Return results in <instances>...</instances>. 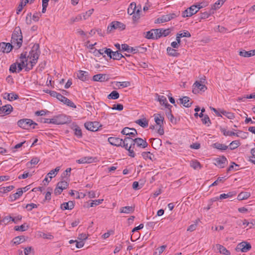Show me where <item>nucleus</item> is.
<instances>
[{
	"label": "nucleus",
	"mask_w": 255,
	"mask_h": 255,
	"mask_svg": "<svg viewBox=\"0 0 255 255\" xmlns=\"http://www.w3.org/2000/svg\"><path fill=\"white\" fill-rule=\"evenodd\" d=\"M216 247L221 254L224 255H230L231 254L230 252L222 245L217 244Z\"/></svg>",
	"instance_id": "obj_22"
},
{
	"label": "nucleus",
	"mask_w": 255,
	"mask_h": 255,
	"mask_svg": "<svg viewBox=\"0 0 255 255\" xmlns=\"http://www.w3.org/2000/svg\"><path fill=\"white\" fill-rule=\"evenodd\" d=\"M136 3L134 2H131L128 9V13L129 15L133 14L136 10Z\"/></svg>",
	"instance_id": "obj_36"
},
{
	"label": "nucleus",
	"mask_w": 255,
	"mask_h": 255,
	"mask_svg": "<svg viewBox=\"0 0 255 255\" xmlns=\"http://www.w3.org/2000/svg\"><path fill=\"white\" fill-rule=\"evenodd\" d=\"M171 108H170V107L169 108H168L169 111L168 112H167L166 114V116H167V118H168V119H169L170 121L172 123L176 124V119H174V117H173V115L171 113Z\"/></svg>",
	"instance_id": "obj_43"
},
{
	"label": "nucleus",
	"mask_w": 255,
	"mask_h": 255,
	"mask_svg": "<svg viewBox=\"0 0 255 255\" xmlns=\"http://www.w3.org/2000/svg\"><path fill=\"white\" fill-rule=\"evenodd\" d=\"M105 52L108 57L114 60H120L122 58L124 57V55L119 53L118 51L113 52L110 48H106Z\"/></svg>",
	"instance_id": "obj_6"
},
{
	"label": "nucleus",
	"mask_w": 255,
	"mask_h": 255,
	"mask_svg": "<svg viewBox=\"0 0 255 255\" xmlns=\"http://www.w3.org/2000/svg\"><path fill=\"white\" fill-rule=\"evenodd\" d=\"M250 196V193L247 192H242L238 195L237 199L239 200H243L248 199Z\"/></svg>",
	"instance_id": "obj_37"
},
{
	"label": "nucleus",
	"mask_w": 255,
	"mask_h": 255,
	"mask_svg": "<svg viewBox=\"0 0 255 255\" xmlns=\"http://www.w3.org/2000/svg\"><path fill=\"white\" fill-rule=\"evenodd\" d=\"M23 194V190L22 189L18 188L17 189V191L14 194L10 195L9 199L11 201H14L16 200V199H18L20 196H22Z\"/></svg>",
	"instance_id": "obj_24"
},
{
	"label": "nucleus",
	"mask_w": 255,
	"mask_h": 255,
	"mask_svg": "<svg viewBox=\"0 0 255 255\" xmlns=\"http://www.w3.org/2000/svg\"><path fill=\"white\" fill-rule=\"evenodd\" d=\"M215 164L220 166V168H224L227 161V158L224 156H220L215 159Z\"/></svg>",
	"instance_id": "obj_19"
},
{
	"label": "nucleus",
	"mask_w": 255,
	"mask_h": 255,
	"mask_svg": "<svg viewBox=\"0 0 255 255\" xmlns=\"http://www.w3.org/2000/svg\"><path fill=\"white\" fill-rule=\"evenodd\" d=\"M71 171V168H68L66 170L61 174V178L62 179L68 178L70 176V172Z\"/></svg>",
	"instance_id": "obj_52"
},
{
	"label": "nucleus",
	"mask_w": 255,
	"mask_h": 255,
	"mask_svg": "<svg viewBox=\"0 0 255 255\" xmlns=\"http://www.w3.org/2000/svg\"><path fill=\"white\" fill-rule=\"evenodd\" d=\"M119 97V93L117 91H113L109 95H108V98L109 99L116 100L118 99Z\"/></svg>",
	"instance_id": "obj_42"
},
{
	"label": "nucleus",
	"mask_w": 255,
	"mask_h": 255,
	"mask_svg": "<svg viewBox=\"0 0 255 255\" xmlns=\"http://www.w3.org/2000/svg\"><path fill=\"white\" fill-rule=\"evenodd\" d=\"M154 34H155V39H157L162 36H167L171 32L170 29L168 28L164 29L163 28L153 29Z\"/></svg>",
	"instance_id": "obj_7"
},
{
	"label": "nucleus",
	"mask_w": 255,
	"mask_h": 255,
	"mask_svg": "<svg viewBox=\"0 0 255 255\" xmlns=\"http://www.w3.org/2000/svg\"><path fill=\"white\" fill-rule=\"evenodd\" d=\"M153 29L146 32L145 38L149 39H155V34L153 33Z\"/></svg>",
	"instance_id": "obj_53"
},
{
	"label": "nucleus",
	"mask_w": 255,
	"mask_h": 255,
	"mask_svg": "<svg viewBox=\"0 0 255 255\" xmlns=\"http://www.w3.org/2000/svg\"><path fill=\"white\" fill-rule=\"evenodd\" d=\"M14 188V186L10 185L7 187H3L0 188V192L2 193H5L12 190Z\"/></svg>",
	"instance_id": "obj_56"
},
{
	"label": "nucleus",
	"mask_w": 255,
	"mask_h": 255,
	"mask_svg": "<svg viewBox=\"0 0 255 255\" xmlns=\"http://www.w3.org/2000/svg\"><path fill=\"white\" fill-rule=\"evenodd\" d=\"M136 144H132L131 145L128 146V149H126L128 151V155L131 157H134L135 155L133 148Z\"/></svg>",
	"instance_id": "obj_44"
},
{
	"label": "nucleus",
	"mask_w": 255,
	"mask_h": 255,
	"mask_svg": "<svg viewBox=\"0 0 255 255\" xmlns=\"http://www.w3.org/2000/svg\"><path fill=\"white\" fill-rule=\"evenodd\" d=\"M28 226H25V224L21 225V226H17L14 227V230L17 231H25L28 229Z\"/></svg>",
	"instance_id": "obj_57"
},
{
	"label": "nucleus",
	"mask_w": 255,
	"mask_h": 255,
	"mask_svg": "<svg viewBox=\"0 0 255 255\" xmlns=\"http://www.w3.org/2000/svg\"><path fill=\"white\" fill-rule=\"evenodd\" d=\"M135 123L142 128H146L148 125V122L145 118L138 119L135 121Z\"/></svg>",
	"instance_id": "obj_32"
},
{
	"label": "nucleus",
	"mask_w": 255,
	"mask_h": 255,
	"mask_svg": "<svg viewBox=\"0 0 255 255\" xmlns=\"http://www.w3.org/2000/svg\"><path fill=\"white\" fill-rule=\"evenodd\" d=\"M179 15V13L176 14V13H172L166 15H162L161 17L157 18L155 21V23H161L169 21V20L176 17Z\"/></svg>",
	"instance_id": "obj_5"
},
{
	"label": "nucleus",
	"mask_w": 255,
	"mask_h": 255,
	"mask_svg": "<svg viewBox=\"0 0 255 255\" xmlns=\"http://www.w3.org/2000/svg\"><path fill=\"white\" fill-rule=\"evenodd\" d=\"M103 199H98L95 200H93L92 202L90 203V207H94L95 206L98 205L102 203L103 201Z\"/></svg>",
	"instance_id": "obj_60"
},
{
	"label": "nucleus",
	"mask_w": 255,
	"mask_h": 255,
	"mask_svg": "<svg viewBox=\"0 0 255 255\" xmlns=\"http://www.w3.org/2000/svg\"><path fill=\"white\" fill-rule=\"evenodd\" d=\"M141 155L145 159H149L151 160H153V158H154V155L149 151L143 152Z\"/></svg>",
	"instance_id": "obj_45"
},
{
	"label": "nucleus",
	"mask_w": 255,
	"mask_h": 255,
	"mask_svg": "<svg viewBox=\"0 0 255 255\" xmlns=\"http://www.w3.org/2000/svg\"><path fill=\"white\" fill-rule=\"evenodd\" d=\"M19 39V38L22 39V35L21 32V30L19 27L15 28L11 36V38Z\"/></svg>",
	"instance_id": "obj_28"
},
{
	"label": "nucleus",
	"mask_w": 255,
	"mask_h": 255,
	"mask_svg": "<svg viewBox=\"0 0 255 255\" xmlns=\"http://www.w3.org/2000/svg\"><path fill=\"white\" fill-rule=\"evenodd\" d=\"M58 125H64L71 122L70 118L69 117L66 116L65 115H59L57 116Z\"/></svg>",
	"instance_id": "obj_12"
},
{
	"label": "nucleus",
	"mask_w": 255,
	"mask_h": 255,
	"mask_svg": "<svg viewBox=\"0 0 255 255\" xmlns=\"http://www.w3.org/2000/svg\"><path fill=\"white\" fill-rule=\"evenodd\" d=\"M5 95H6V97H5L4 98L7 99L9 101H12L13 100H16L18 98V95L14 94V93H5Z\"/></svg>",
	"instance_id": "obj_41"
},
{
	"label": "nucleus",
	"mask_w": 255,
	"mask_h": 255,
	"mask_svg": "<svg viewBox=\"0 0 255 255\" xmlns=\"http://www.w3.org/2000/svg\"><path fill=\"white\" fill-rule=\"evenodd\" d=\"M74 134L78 137H81L82 136V130L79 127L75 128L74 129Z\"/></svg>",
	"instance_id": "obj_61"
},
{
	"label": "nucleus",
	"mask_w": 255,
	"mask_h": 255,
	"mask_svg": "<svg viewBox=\"0 0 255 255\" xmlns=\"http://www.w3.org/2000/svg\"><path fill=\"white\" fill-rule=\"evenodd\" d=\"M134 144H136L137 147L142 148L146 147L148 145V143L145 140L139 137L134 138Z\"/></svg>",
	"instance_id": "obj_14"
},
{
	"label": "nucleus",
	"mask_w": 255,
	"mask_h": 255,
	"mask_svg": "<svg viewBox=\"0 0 255 255\" xmlns=\"http://www.w3.org/2000/svg\"><path fill=\"white\" fill-rule=\"evenodd\" d=\"M214 12L213 11V9H210L209 11H206L200 13V19H205L209 17L210 15L213 14Z\"/></svg>",
	"instance_id": "obj_34"
},
{
	"label": "nucleus",
	"mask_w": 255,
	"mask_h": 255,
	"mask_svg": "<svg viewBox=\"0 0 255 255\" xmlns=\"http://www.w3.org/2000/svg\"><path fill=\"white\" fill-rule=\"evenodd\" d=\"M239 55L244 57H250L252 56L251 51H246L245 50L242 49L239 52Z\"/></svg>",
	"instance_id": "obj_50"
},
{
	"label": "nucleus",
	"mask_w": 255,
	"mask_h": 255,
	"mask_svg": "<svg viewBox=\"0 0 255 255\" xmlns=\"http://www.w3.org/2000/svg\"><path fill=\"white\" fill-rule=\"evenodd\" d=\"M13 48V45L9 43L0 42V51L3 53H9Z\"/></svg>",
	"instance_id": "obj_10"
},
{
	"label": "nucleus",
	"mask_w": 255,
	"mask_h": 255,
	"mask_svg": "<svg viewBox=\"0 0 255 255\" xmlns=\"http://www.w3.org/2000/svg\"><path fill=\"white\" fill-rule=\"evenodd\" d=\"M234 195H235V193H234L233 192H230L227 194H222L220 195L219 199L220 200L226 199L227 198L232 197Z\"/></svg>",
	"instance_id": "obj_55"
},
{
	"label": "nucleus",
	"mask_w": 255,
	"mask_h": 255,
	"mask_svg": "<svg viewBox=\"0 0 255 255\" xmlns=\"http://www.w3.org/2000/svg\"><path fill=\"white\" fill-rule=\"evenodd\" d=\"M85 128L92 131H96L98 129V123L89 122L84 124Z\"/></svg>",
	"instance_id": "obj_11"
},
{
	"label": "nucleus",
	"mask_w": 255,
	"mask_h": 255,
	"mask_svg": "<svg viewBox=\"0 0 255 255\" xmlns=\"http://www.w3.org/2000/svg\"><path fill=\"white\" fill-rule=\"evenodd\" d=\"M221 113L229 119H233L235 118L234 114L231 112H228L224 110L221 111Z\"/></svg>",
	"instance_id": "obj_51"
},
{
	"label": "nucleus",
	"mask_w": 255,
	"mask_h": 255,
	"mask_svg": "<svg viewBox=\"0 0 255 255\" xmlns=\"http://www.w3.org/2000/svg\"><path fill=\"white\" fill-rule=\"evenodd\" d=\"M28 58L29 59V57H28V55H27L26 52H22L19 56L20 61H23L24 62H25V63H27V60Z\"/></svg>",
	"instance_id": "obj_54"
},
{
	"label": "nucleus",
	"mask_w": 255,
	"mask_h": 255,
	"mask_svg": "<svg viewBox=\"0 0 255 255\" xmlns=\"http://www.w3.org/2000/svg\"><path fill=\"white\" fill-rule=\"evenodd\" d=\"M180 103L183 105V106L185 107L188 108L191 107L192 103H189L190 98L188 97H183L182 98H180L179 99Z\"/></svg>",
	"instance_id": "obj_27"
},
{
	"label": "nucleus",
	"mask_w": 255,
	"mask_h": 255,
	"mask_svg": "<svg viewBox=\"0 0 255 255\" xmlns=\"http://www.w3.org/2000/svg\"><path fill=\"white\" fill-rule=\"evenodd\" d=\"M188 10L191 12V14L192 15L196 14L198 12V9H197V6L195 5H193L188 8Z\"/></svg>",
	"instance_id": "obj_58"
},
{
	"label": "nucleus",
	"mask_w": 255,
	"mask_h": 255,
	"mask_svg": "<svg viewBox=\"0 0 255 255\" xmlns=\"http://www.w3.org/2000/svg\"><path fill=\"white\" fill-rule=\"evenodd\" d=\"M8 219H11V221L15 223H17L18 221H20L22 219V216L21 215H18L14 218H13L11 216H6L4 217L3 220H8Z\"/></svg>",
	"instance_id": "obj_47"
},
{
	"label": "nucleus",
	"mask_w": 255,
	"mask_h": 255,
	"mask_svg": "<svg viewBox=\"0 0 255 255\" xmlns=\"http://www.w3.org/2000/svg\"><path fill=\"white\" fill-rule=\"evenodd\" d=\"M109 79L107 75L105 74H99L94 75L93 77V80L94 81L104 82L107 81Z\"/></svg>",
	"instance_id": "obj_16"
},
{
	"label": "nucleus",
	"mask_w": 255,
	"mask_h": 255,
	"mask_svg": "<svg viewBox=\"0 0 255 255\" xmlns=\"http://www.w3.org/2000/svg\"><path fill=\"white\" fill-rule=\"evenodd\" d=\"M155 96L157 98L158 101L160 104L164 105L167 108H172V106L169 105L167 101L166 98L163 96H160L158 94H155Z\"/></svg>",
	"instance_id": "obj_15"
},
{
	"label": "nucleus",
	"mask_w": 255,
	"mask_h": 255,
	"mask_svg": "<svg viewBox=\"0 0 255 255\" xmlns=\"http://www.w3.org/2000/svg\"><path fill=\"white\" fill-rule=\"evenodd\" d=\"M201 120L203 124H208V123L210 124H211L210 118L207 115H204V116L202 118Z\"/></svg>",
	"instance_id": "obj_64"
},
{
	"label": "nucleus",
	"mask_w": 255,
	"mask_h": 255,
	"mask_svg": "<svg viewBox=\"0 0 255 255\" xmlns=\"http://www.w3.org/2000/svg\"><path fill=\"white\" fill-rule=\"evenodd\" d=\"M134 211V207L132 206H126L124 207H122L120 209V213H126V214H129L132 213Z\"/></svg>",
	"instance_id": "obj_26"
},
{
	"label": "nucleus",
	"mask_w": 255,
	"mask_h": 255,
	"mask_svg": "<svg viewBox=\"0 0 255 255\" xmlns=\"http://www.w3.org/2000/svg\"><path fill=\"white\" fill-rule=\"evenodd\" d=\"M123 146L125 149H128V146L131 145L132 144H134V139L130 137H126L123 139Z\"/></svg>",
	"instance_id": "obj_20"
},
{
	"label": "nucleus",
	"mask_w": 255,
	"mask_h": 255,
	"mask_svg": "<svg viewBox=\"0 0 255 255\" xmlns=\"http://www.w3.org/2000/svg\"><path fill=\"white\" fill-rule=\"evenodd\" d=\"M251 248V244L247 242H242L238 245V249H240L243 253L248 252Z\"/></svg>",
	"instance_id": "obj_13"
},
{
	"label": "nucleus",
	"mask_w": 255,
	"mask_h": 255,
	"mask_svg": "<svg viewBox=\"0 0 255 255\" xmlns=\"http://www.w3.org/2000/svg\"><path fill=\"white\" fill-rule=\"evenodd\" d=\"M78 78L82 81H86L89 80V76L88 72L80 70L77 73Z\"/></svg>",
	"instance_id": "obj_18"
},
{
	"label": "nucleus",
	"mask_w": 255,
	"mask_h": 255,
	"mask_svg": "<svg viewBox=\"0 0 255 255\" xmlns=\"http://www.w3.org/2000/svg\"><path fill=\"white\" fill-rule=\"evenodd\" d=\"M68 185L69 184L66 180L61 181L57 184V186L60 188H63V190L66 189Z\"/></svg>",
	"instance_id": "obj_49"
},
{
	"label": "nucleus",
	"mask_w": 255,
	"mask_h": 255,
	"mask_svg": "<svg viewBox=\"0 0 255 255\" xmlns=\"http://www.w3.org/2000/svg\"><path fill=\"white\" fill-rule=\"evenodd\" d=\"M74 201H69L68 202H64L61 205V209L63 210H72L74 207Z\"/></svg>",
	"instance_id": "obj_21"
},
{
	"label": "nucleus",
	"mask_w": 255,
	"mask_h": 255,
	"mask_svg": "<svg viewBox=\"0 0 255 255\" xmlns=\"http://www.w3.org/2000/svg\"><path fill=\"white\" fill-rule=\"evenodd\" d=\"M37 207V205L34 203H30L27 204L25 206V208L27 209L28 211H30L32 210V209L36 208Z\"/></svg>",
	"instance_id": "obj_62"
},
{
	"label": "nucleus",
	"mask_w": 255,
	"mask_h": 255,
	"mask_svg": "<svg viewBox=\"0 0 255 255\" xmlns=\"http://www.w3.org/2000/svg\"><path fill=\"white\" fill-rule=\"evenodd\" d=\"M18 126L25 129H29L30 128L34 129L37 124L32 120L28 119H23L17 122Z\"/></svg>",
	"instance_id": "obj_2"
},
{
	"label": "nucleus",
	"mask_w": 255,
	"mask_h": 255,
	"mask_svg": "<svg viewBox=\"0 0 255 255\" xmlns=\"http://www.w3.org/2000/svg\"><path fill=\"white\" fill-rule=\"evenodd\" d=\"M108 141L113 145L116 146H123V139L117 137H110L108 138Z\"/></svg>",
	"instance_id": "obj_9"
},
{
	"label": "nucleus",
	"mask_w": 255,
	"mask_h": 255,
	"mask_svg": "<svg viewBox=\"0 0 255 255\" xmlns=\"http://www.w3.org/2000/svg\"><path fill=\"white\" fill-rule=\"evenodd\" d=\"M121 133L126 135H128V137H134L137 134V132L135 128H130L128 127L124 128Z\"/></svg>",
	"instance_id": "obj_8"
},
{
	"label": "nucleus",
	"mask_w": 255,
	"mask_h": 255,
	"mask_svg": "<svg viewBox=\"0 0 255 255\" xmlns=\"http://www.w3.org/2000/svg\"><path fill=\"white\" fill-rule=\"evenodd\" d=\"M167 52L168 55L172 56L177 57L180 55L177 50L169 47L167 48Z\"/></svg>",
	"instance_id": "obj_38"
},
{
	"label": "nucleus",
	"mask_w": 255,
	"mask_h": 255,
	"mask_svg": "<svg viewBox=\"0 0 255 255\" xmlns=\"http://www.w3.org/2000/svg\"><path fill=\"white\" fill-rule=\"evenodd\" d=\"M63 103L70 107L76 108V106L75 105V104L66 97H65L64 100L63 101Z\"/></svg>",
	"instance_id": "obj_48"
},
{
	"label": "nucleus",
	"mask_w": 255,
	"mask_h": 255,
	"mask_svg": "<svg viewBox=\"0 0 255 255\" xmlns=\"http://www.w3.org/2000/svg\"><path fill=\"white\" fill-rule=\"evenodd\" d=\"M239 142L238 140H234L230 144V148L231 149H234L239 146Z\"/></svg>",
	"instance_id": "obj_59"
},
{
	"label": "nucleus",
	"mask_w": 255,
	"mask_h": 255,
	"mask_svg": "<svg viewBox=\"0 0 255 255\" xmlns=\"http://www.w3.org/2000/svg\"><path fill=\"white\" fill-rule=\"evenodd\" d=\"M150 140H153V142L152 143V146L155 149L159 148L162 145V141L160 139L158 138H151Z\"/></svg>",
	"instance_id": "obj_30"
},
{
	"label": "nucleus",
	"mask_w": 255,
	"mask_h": 255,
	"mask_svg": "<svg viewBox=\"0 0 255 255\" xmlns=\"http://www.w3.org/2000/svg\"><path fill=\"white\" fill-rule=\"evenodd\" d=\"M82 19V16L81 15H78L75 17H72L70 19V23H71V24H73L75 22H78V21L81 20Z\"/></svg>",
	"instance_id": "obj_63"
},
{
	"label": "nucleus",
	"mask_w": 255,
	"mask_h": 255,
	"mask_svg": "<svg viewBox=\"0 0 255 255\" xmlns=\"http://www.w3.org/2000/svg\"><path fill=\"white\" fill-rule=\"evenodd\" d=\"M59 170H60V167L59 166H58V167H56L55 169L51 170L47 174V176H48L49 177V178L50 179H51L52 178V175H53L54 177L57 174V172L59 171Z\"/></svg>",
	"instance_id": "obj_46"
},
{
	"label": "nucleus",
	"mask_w": 255,
	"mask_h": 255,
	"mask_svg": "<svg viewBox=\"0 0 255 255\" xmlns=\"http://www.w3.org/2000/svg\"><path fill=\"white\" fill-rule=\"evenodd\" d=\"M25 240V237L23 236H20L15 237L13 240L12 242H13V244L15 245H19L20 243H23Z\"/></svg>",
	"instance_id": "obj_35"
},
{
	"label": "nucleus",
	"mask_w": 255,
	"mask_h": 255,
	"mask_svg": "<svg viewBox=\"0 0 255 255\" xmlns=\"http://www.w3.org/2000/svg\"><path fill=\"white\" fill-rule=\"evenodd\" d=\"M93 161V158L91 157H84L77 160L78 163H92Z\"/></svg>",
	"instance_id": "obj_33"
},
{
	"label": "nucleus",
	"mask_w": 255,
	"mask_h": 255,
	"mask_svg": "<svg viewBox=\"0 0 255 255\" xmlns=\"http://www.w3.org/2000/svg\"><path fill=\"white\" fill-rule=\"evenodd\" d=\"M226 0H218L213 5H212L211 9H213V11L219 8L226 1Z\"/></svg>",
	"instance_id": "obj_31"
},
{
	"label": "nucleus",
	"mask_w": 255,
	"mask_h": 255,
	"mask_svg": "<svg viewBox=\"0 0 255 255\" xmlns=\"http://www.w3.org/2000/svg\"><path fill=\"white\" fill-rule=\"evenodd\" d=\"M220 130L225 136L236 135L237 136H239L238 133H235L234 131H227L226 129H225L224 128H221Z\"/></svg>",
	"instance_id": "obj_40"
},
{
	"label": "nucleus",
	"mask_w": 255,
	"mask_h": 255,
	"mask_svg": "<svg viewBox=\"0 0 255 255\" xmlns=\"http://www.w3.org/2000/svg\"><path fill=\"white\" fill-rule=\"evenodd\" d=\"M213 146L217 149L221 150H226L228 146L226 145L220 143L219 142H216L213 144Z\"/></svg>",
	"instance_id": "obj_39"
},
{
	"label": "nucleus",
	"mask_w": 255,
	"mask_h": 255,
	"mask_svg": "<svg viewBox=\"0 0 255 255\" xmlns=\"http://www.w3.org/2000/svg\"><path fill=\"white\" fill-rule=\"evenodd\" d=\"M40 53L39 44H34L28 55V57H29L30 59L29 61L30 64V65H28V63H25L23 61H20V63H17V72H20L23 68H25L26 71L32 69L37 62Z\"/></svg>",
	"instance_id": "obj_1"
},
{
	"label": "nucleus",
	"mask_w": 255,
	"mask_h": 255,
	"mask_svg": "<svg viewBox=\"0 0 255 255\" xmlns=\"http://www.w3.org/2000/svg\"><path fill=\"white\" fill-rule=\"evenodd\" d=\"M153 117L157 125L159 126L163 125L164 118L162 116H161L160 114H154Z\"/></svg>",
	"instance_id": "obj_25"
},
{
	"label": "nucleus",
	"mask_w": 255,
	"mask_h": 255,
	"mask_svg": "<svg viewBox=\"0 0 255 255\" xmlns=\"http://www.w3.org/2000/svg\"><path fill=\"white\" fill-rule=\"evenodd\" d=\"M202 81L200 82L196 81L193 85L192 86V92L195 94H197L201 92H205L207 89V87L201 83Z\"/></svg>",
	"instance_id": "obj_4"
},
{
	"label": "nucleus",
	"mask_w": 255,
	"mask_h": 255,
	"mask_svg": "<svg viewBox=\"0 0 255 255\" xmlns=\"http://www.w3.org/2000/svg\"><path fill=\"white\" fill-rule=\"evenodd\" d=\"M12 109L10 105H6L0 108V114L8 115L12 111Z\"/></svg>",
	"instance_id": "obj_17"
},
{
	"label": "nucleus",
	"mask_w": 255,
	"mask_h": 255,
	"mask_svg": "<svg viewBox=\"0 0 255 255\" xmlns=\"http://www.w3.org/2000/svg\"><path fill=\"white\" fill-rule=\"evenodd\" d=\"M22 39L19 38V39L11 38V43L13 44V47H15L16 48L19 49L22 45Z\"/></svg>",
	"instance_id": "obj_29"
},
{
	"label": "nucleus",
	"mask_w": 255,
	"mask_h": 255,
	"mask_svg": "<svg viewBox=\"0 0 255 255\" xmlns=\"http://www.w3.org/2000/svg\"><path fill=\"white\" fill-rule=\"evenodd\" d=\"M122 50L127 51L128 53H136L135 47H132L127 44H123L121 45Z\"/></svg>",
	"instance_id": "obj_23"
},
{
	"label": "nucleus",
	"mask_w": 255,
	"mask_h": 255,
	"mask_svg": "<svg viewBox=\"0 0 255 255\" xmlns=\"http://www.w3.org/2000/svg\"><path fill=\"white\" fill-rule=\"evenodd\" d=\"M126 28V25L123 23L114 21L112 22L108 26L107 32V33H111L114 29H119L120 30H123Z\"/></svg>",
	"instance_id": "obj_3"
}]
</instances>
